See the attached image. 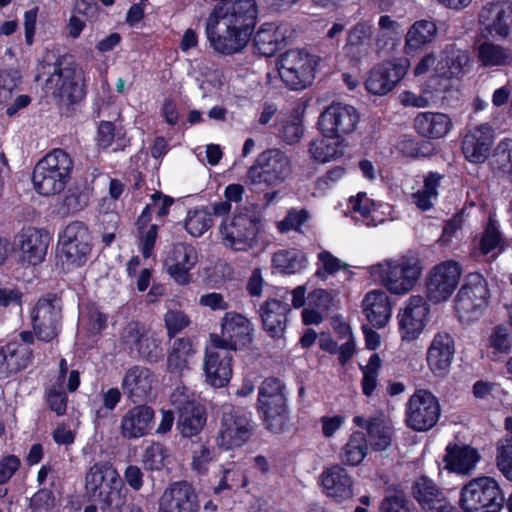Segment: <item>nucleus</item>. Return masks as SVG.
<instances>
[{"instance_id": "38", "label": "nucleus", "mask_w": 512, "mask_h": 512, "mask_svg": "<svg viewBox=\"0 0 512 512\" xmlns=\"http://www.w3.org/2000/svg\"><path fill=\"white\" fill-rule=\"evenodd\" d=\"M442 62L447 69L444 75L448 78H460L468 73L471 68L469 51L458 47L454 43L445 46Z\"/></svg>"}, {"instance_id": "12", "label": "nucleus", "mask_w": 512, "mask_h": 512, "mask_svg": "<svg viewBox=\"0 0 512 512\" xmlns=\"http://www.w3.org/2000/svg\"><path fill=\"white\" fill-rule=\"evenodd\" d=\"M61 312V300L56 294L49 293L37 301L31 311V319L38 340L51 342L58 336Z\"/></svg>"}, {"instance_id": "47", "label": "nucleus", "mask_w": 512, "mask_h": 512, "mask_svg": "<svg viewBox=\"0 0 512 512\" xmlns=\"http://www.w3.org/2000/svg\"><path fill=\"white\" fill-rule=\"evenodd\" d=\"M441 176L437 173H430L421 190L412 195L413 203L421 210H429L433 206V201L438 196L437 188L439 186Z\"/></svg>"}, {"instance_id": "54", "label": "nucleus", "mask_w": 512, "mask_h": 512, "mask_svg": "<svg viewBox=\"0 0 512 512\" xmlns=\"http://www.w3.org/2000/svg\"><path fill=\"white\" fill-rule=\"evenodd\" d=\"M489 347L500 353H509L512 348V339L509 331L502 325L496 326L489 336Z\"/></svg>"}, {"instance_id": "64", "label": "nucleus", "mask_w": 512, "mask_h": 512, "mask_svg": "<svg viewBox=\"0 0 512 512\" xmlns=\"http://www.w3.org/2000/svg\"><path fill=\"white\" fill-rule=\"evenodd\" d=\"M495 162L500 168H510L512 171V140H503L495 148L494 155Z\"/></svg>"}, {"instance_id": "58", "label": "nucleus", "mask_w": 512, "mask_h": 512, "mask_svg": "<svg viewBox=\"0 0 512 512\" xmlns=\"http://www.w3.org/2000/svg\"><path fill=\"white\" fill-rule=\"evenodd\" d=\"M318 260L322 264V268L324 271V274L321 272V270H318L316 272V275L319 277H325V274H335L339 270L347 269L348 265L335 256H333L329 251H322L318 254Z\"/></svg>"}, {"instance_id": "51", "label": "nucleus", "mask_w": 512, "mask_h": 512, "mask_svg": "<svg viewBox=\"0 0 512 512\" xmlns=\"http://www.w3.org/2000/svg\"><path fill=\"white\" fill-rule=\"evenodd\" d=\"M90 200V193L87 189H81L79 187H71L68 189L63 199V209L68 214H75L84 210Z\"/></svg>"}, {"instance_id": "46", "label": "nucleus", "mask_w": 512, "mask_h": 512, "mask_svg": "<svg viewBox=\"0 0 512 512\" xmlns=\"http://www.w3.org/2000/svg\"><path fill=\"white\" fill-rule=\"evenodd\" d=\"M116 469L110 462H98L90 467L85 476L86 494L96 491L104 482H112L115 479Z\"/></svg>"}, {"instance_id": "33", "label": "nucleus", "mask_w": 512, "mask_h": 512, "mask_svg": "<svg viewBox=\"0 0 512 512\" xmlns=\"http://www.w3.org/2000/svg\"><path fill=\"white\" fill-rule=\"evenodd\" d=\"M363 310L372 326L384 327L391 316V306L387 294L383 291L369 292L363 300Z\"/></svg>"}, {"instance_id": "40", "label": "nucleus", "mask_w": 512, "mask_h": 512, "mask_svg": "<svg viewBox=\"0 0 512 512\" xmlns=\"http://www.w3.org/2000/svg\"><path fill=\"white\" fill-rule=\"evenodd\" d=\"M479 460L478 452L469 446H448L444 456L446 467L457 473H468Z\"/></svg>"}, {"instance_id": "13", "label": "nucleus", "mask_w": 512, "mask_h": 512, "mask_svg": "<svg viewBox=\"0 0 512 512\" xmlns=\"http://www.w3.org/2000/svg\"><path fill=\"white\" fill-rule=\"evenodd\" d=\"M359 119L354 106L334 102L320 114L318 126L323 136L344 140V136L355 131Z\"/></svg>"}, {"instance_id": "39", "label": "nucleus", "mask_w": 512, "mask_h": 512, "mask_svg": "<svg viewBox=\"0 0 512 512\" xmlns=\"http://www.w3.org/2000/svg\"><path fill=\"white\" fill-rule=\"evenodd\" d=\"M412 494L421 508L430 512L446 499L434 482L426 476H421L412 487Z\"/></svg>"}, {"instance_id": "42", "label": "nucleus", "mask_w": 512, "mask_h": 512, "mask_svg": "<svg viewBox=\"0 0 512 512\" xmlns=\"http://www.w3.org/2000/svg\"><path fill=\"white\" fill-rule=\"evenodd\" d=\"M478 61L483 66H502L512 62V51L508 48L484 41L477 48Z\"/></svg>"}, {"instance_id": "50", "label": "nucleus", "mask_w": 512, "mask_h": 512, "mask_svg": "<svg viewBox=\"0 0 512 512\" xmlns=\"http://www.w3.org/2000/svg\"><path fill=\"white\" fill-rule=\"evenodd\" d=\"M212 226L211 214L205 210L189 211L185 220L186 231L194 237L204 234Z\"/></svg>"}, {"instance_id": "1", "label": "nucleus", "mask_w": 512, "mask_h": 512, "mask_svg": "<svg viewBox=\"0 0 512 512\" xmlns=\"http://www.w3.org/2000/svg\"><path fill=\"white\" fill-rule=\"evenodd\" d=\"M34 79L36 82L45 79L46 92L68 104L80 101L85 95L82 70L73 61L52 51L43 55Z\"/></svg>"}, {"instance_id": "27", "label": "nucleus", "mask_w": 512, "mask_h": 512, "mask_svg": "<svg viewBox=\"0 0 512 512\" xmlns=\"http://www.w3.org/2000/svg\"><path fill=\"white\" fill-rule=\"evenodd\" d=\"M18 239L23 262L37 265L44 260L49 245L48 233L28 227L20 232Z\"/></svg>"}, {"instance_id": "48", "label": "nucleus", "mask_w": 512, "mask_h": 512, "mask_svg": "<svg viewBox=\"0 0 512 512\" xmlns=\"http://www.w3.org/2000/svg\"><path fill=\"white\" fill-rule=\"evenodd\" d=\"M192 453V469L199 474H203L208 470V465L213 461L215 456L214 448L207 441L199 438L193 442L191 446Z\"/></svg>"}, {"instance_id": "44", "label": "nucleus", "mask_w": 512, "mask_h": 512, "mask_svg": "<svg viewBox=\"0 0 512 512\" xmlns=\"http://www.w3.org/2000/svg\"><path fill=\"white\" fill-rule=\"evenodd\" d=\"M368 449L365 434L360 431L354 432L340 453L343 464L349 466L359 465L366 456Z\"/></svg>"}, {"instance_id": "14", "label": "nucleus", "mask_w": 512, "mask_h": 512, "mask_svg": "<svg viewBox=\"0 0 512 512\" xmlns=\"http://www.w3.org/2000/svg\"><path fill=\"white\" fill-rule=\"evenodd\" d=\"M251 323L242 314L228 312L221 322V334H211L212 345L216 348H226L231 351L246 346L252 342Z\"/></svg>"}, {"instance_id": "20", "label": "nucleus", "mask_w": 512, "mask_h": 512, "mask_svg": "<svg viewBox=\"0 0 512 512\" xmlns=\"http://www.w3.org/2000/svg\"><path fill=\"white\" fill-rule=\"evenodd\" d=\"M429 308L424 298L412 296L399 313V331L402 340L412 341L419 337L425 327Z\"/></svg>"}, {"instance_id": "63", "label": "nucleus", "mask_w": 512, "mask_h": 512, "mask_svg": "<svg viewBox=\"0 0 512 512\" xmlns=\"http://www.w3.org/2000/svg\"><path fill=\"white\" fill-rule=\"evenodd\" d=\"M281 138L287 144H294L300 140L303 135V126L299 119H292L283 123L280 131Z\"/></svg>"}, {"instance_id": "31", "label": "nucleus", "mask_w": 512, "mask_h": 512, "mask_svg": "<svg viewBox=\"0 0 512 512\" xmlns=\"http://www.w3.org/2000/svg\"><path fill=\"white\" fill-rule=\"evenodd\" d=\"M287 32L288 25L275 26L273 23H265L254 36V46L259 54L273 56L284 42Z\"/></svg>"}, {"instance_id": "62", "label": "nucleus", "mask_w": 512, "mask_h": 512, "mask_svg": "<svg viewBox=\"0 0 512 512\" xmlns=\"http://www.w3.org/2000/svg\"><path fill=\"white\" fill-rule=\"evenodd\" d=\"M371 26L366 22L357 23L348 33L347 42L353 45L369 47L371 38Z\"/></svg>"}, {"instance_id": "11", "label": "nucleus", "mask_w": 512, "mask_h": 512, "mask_svg": "<svg viewBox=\"0 0 512 512\" xmlns=\"http://www.w3.org/2000/svg\"><path fill=\"white\" fill-rule=\"evenodd\" d=\"M441 408L438 399L428 390H417L406 406L405 422L414 431L425 432L438 422Z\"/></svg>"}, {"instance_id": "7", "label": "nucleus", "mask_w": 512, "mask_h": 512, "mask_svg": "<svg viewBox=\"0 0 512 512\" xmlns=\"http://www.w3.org/2000/svg\"><path fill=\"white\" fill-rule=\"evenodd\" d=\"M291 173V161L280 149H268L257 157L247 172L248 181L253 184L274 186L282 183Z\"/></svg>"}, {"instance_id": "9", "label": "nucleus", "mask_w": 512, "mask_h": 512, "mask_svg": "<svg viewBox=\"0 0 512 512\" xmlns=\"http://www.w3.org/2000/svg\"><path fill=\"white\" fill-rule=\"evenodd\" d=\"M170 401L178 414L177 428L181 435L192 437L199 434L206 424V413L196 402L195 395L184 386L177 387Z\"/></svg>"}, {"instance_id": "59", "label": "nucleus", "mask_w": 512, "mask_h": 512, "mask_svg": "<svg viewBox=\"0 0 512 512\" xmlns=\"http://www.w3.org/2000/svg\"><path fill=\"white\" fill-rule=\"evenodd\" d=\"M121 400V392L118 388H110L103 394V408L96 411L95 423L101 425L108 411H113Z\"/></svg>"}, {"instance_id": "35", "label": "nucleus", "mask_w": 512, "mask_h": 512, "mask_svg": "<svg viewBox=\"0 0 512 512\" xmlns=\"http://www.w3.org/2000/svg\"><path fill=\"white\" fill-rule=\"evenodd\" d=\"M32 350L17 343L0 347V378L25 368L32 359Z\"/></svg>"}, {"instance_id": "60", "label": "nucleus", "mask_w": 512, "mask_h": 512, "mask_svg": "<svg viewBox=\"0 0 512 512\" xmlns=\"http://www.w3.org/2000/svg\"><path fill=\"white\" fill-rule=\"evenodd\" d=\"M379 512H411V509L405 496L402 493H395L382 500Z\"/></svg>"}, {"instance_id": "16", "label": "nucleus", "mask_w": 512, "mask_h": 512, "mask_svg": "<svg viewBox=\"0 0 512 512\" xmlns=\"http://www.w3.org/2000/svg\"><path fill=\"white\" fill-rule=\"evenodd\" d=\"M461 277V269L457 262L446 261L435 266L427 281V297L439 303L447 300L457 287Z\"/></svg>"}, {"instance_id": "30", "label": "nucleus", "mask_w": 512, "mask_h": 512, "mask_svg": "<svg viewBox=\"0 0 512 512\" xmlns=\"http://www.w3.org/2000/svg\"><path fill=\"white\" fill-rule=\"evenodd\" d=\"M451 118L440 112H422L414 119L416 132L427 139H440L452 129Z\"/></svg>"}, {"instance_id": "41", "label": "nucleus", "mask_w": 512, "mask_h": 512, "mask_svg": "<svg viewBox=\"0 0 512 512\" xmlns=\"http://www.w3.org/2000/svg\"><path fill=\"white\" fill-rule=\"evenodd\" d=\"M344 140L323 136L313 140L309 145L311 157L325 163L340 158L344 154Z\"/></svg>"}, {"instance_id": "18", "label": "nucleus", "mask_w": 512, "mask_h": 512, "mask_svg": "<svg viewBox=\"0 0 512 512\" xmlns=\"http://www.w3.org/2000/svg\"><path fill=\"white\" fill-rule=\"evenodd\" d=\"M493 143V128L486 123L480 124L469 129L463 136L462 152L469 162L480 164L490 155Z\"/></svg>"}, {"instance_id": "24", "label": "nucleus", "mask_w": 512, "mask_h": 512, "mask_svg": "<svg viewBox=\"0 0 512 512\" xmlns=\"http://www.w3.org/2000/svg\"><path fill=\"white\" fill-rule=\"evenodd\" d=\"M406 74L403 64L385 62L375 66L366 80L367 90L375 95H384L390 92Z\"/></svg>"}, {"instance_id": "2", "label": "nucleus", "mask_w": 512, "mask_h": 512, "mask_svg": "<svg viewBox=\"0 0 512 512\" xmlns=\"http://www.w3.org/2000/svg\"><path fill=\"white\" fill-rule=\"evenodd\" d=\"M74 161L61 148L47 153L34 167L32 181L39 194L52 196L61 193L71 179Z\"/></svg>"}, {"instance_id": "56", "label": "nucleus", "mask_w": 512, "mask_h": 512, "mask_svg": "<svg viewBox=\"0 0 512 512\" xmlns=\"http://www.w3.org/2000/svg\"><path fill=\"white\" fill-rule=\"evenodd\" d=\"M135 350L143 359L150 363L157 362L161 357V349L157 340L148 336L147 333L144 335Z\"/></svg>"}, {"instance_id": "61", "label": "nucleus", "mask_w": 512, "mask_h": 512, "mask_svg": "<svg viewBox=\"0 0 512 512\" xmlns=\"http://www.w3.org/2000/svg\"><path fill=\"white\" fill-rule=\"evenodd\" d=\"M496 460L502 474L512 481V443L498 446Z\"/></svg>"}, {"instance_id": "34", "label": "nucleus", "mask_w": 512, "mask_h": 512, "mask_svg": "<svg viewBox=\"0 0 512 512\" xmlns=\"http://www.w3.org/2000/svg\"><path fill=\"white\" fill-rule=\"evenodd\" d=\"M506 4L503 2L487 3L479 14V21L491 36L506 37L509 34Z\"/></svg>"}, {"instance_id": "37", "label": "nucleus", "mask_w": 512, "mask_h": 512, "mask_svg": "<svg viewBox=\"0 0 512 512\" xmlns=\"http://www.w3.org/2000/svg\"><path fill=\"white\" fill-rule=\"evenodd\" d=\"M195 350L189 338L182 337L174 340L167 356V370L179 377L189 370V360Z\"/></svg>"}, {"instance_id": "19", "label": "nucleus", "mask_w": 512, "mask_h": 512, "mask_svg": "<svg viewBox=\"0 0 512 512\" xmlns=\"http://www.w3.org/2000/svg\"><path fill=\"white\" fill-rule=\"evenodd\" d=\"M203 369L206 382L216 388L224 387L232 377V354L226 348L212 345L205 352Z\"/></svg>"}, {"instance_id": "22", "label": "nucleus", "mask_w": 512, "mask_h": 512, "mask_svg": "<svg viewBox=\"0 0 512 512\" xmlns=\"http://www.w3.org/2000/svg\"><path fill=\"white\" fill-rule=\"evenodd\" d=\"M455 353V344L452 336L446 332L437 333L427 351V363L436 376H445Z\"/></svg>"}, {"instance_id": "29", "label": "nucleus", "mask_w": 512, "mask_h": 512, "mask_svg": "<svg viewBox=\"0 0 512 512\" xmlns=\"http://www.w3.org/2000/svg\"><path fill=\"white\" fill-rule=\"evenodd\" d=\"M355 425L365 428L368 434L369 444L376 451L387 450L392 443L393 431L383 414L371 416L365 419L363 416L353 418Z\"/></svg>"}, {"instance_id": "5", "label": "nucleus", "mask_w": 512, "mask_h": 512, "mask_svg": "<svg viewBox=\"0 0 512 512\" xmlns=\"http://www.w3.org/2000/svg\"><path fill=\"white\" fill-rule=\"evenodd\" d=\"M260 216L255 212H239L223 220L219 227L222 244L233 251H247L256 244Z\"/></svg>"}, {"instance_id": "52", "label": "nucleus", "mask_w": 512, "mask_h": 512, "mask_svg": "<svg viewBox=\"0 0 512 512\" xmlns=\"http://www.w3.org/2000/svg\"><path fill=\"white\" fill-rule=\"evenodd\" d=\"M310 214L306 209H290L281 221L277 222V229L281 233L296 231L302 233V227L309 221Z\"/></svg>"}, {"instance_id": "4", "label": "nucleus", "mask_w": 512, "mask_h": 512, "mask_svg": "<svg viewBox=\"0 0 512 512\" xmlns=\"http://www.w3.org/2000/svg\"><path fill=\"white\" fill-rule=\"evenodd\" d=\"M504 501L499 484L491 477L474 478L461 489L460 506L465 512H499Z\"/></svg>"}, {"instance_id": "43", "label": "nucleus", "mask_w": 512, "mask_h": 512, "mask_svg": "<svg viewBox=\"0 0 512 512\" xmlns=\"http://www.w3.org/2000/svg\"><path fill=\"white\" fill-rule=\"evenodd\" d=\"M123 486L122 480L119 474H115V479L112 482H104L94 492L91 491L87 494L90 500L98 502L102 505V509L111 508L113 506H119L121 502V488Z\"/></svg>"}, {"instance_id": "15", "label": "nucleus", "mask_w": 512, "mask_h": 512, "mask_svg": "<svg viewBox=\"0 0 512 512\" xmlns=\"http://www.w3.org/2000/svg\"><path fill=\"white\" fill-rule=\"evenodd\" d=\"M58 248L66 261L73 265H82L90 254V235L83 222L75 221L66 226L59 238Z\"/></svg>"}, {"instance_id": "8", "label": "nucleus", "mask_w": 512, "mask_h": 512, "mask_svg": "<svg viewBox=\"0 0 512 512\" xmlns=\"http://www.w3.org/2000/svg\"><path fill=\"white\" fill-rule=\"evenodd\" d=\"M315 65L313 56L299 49L286 51L276 63L281 80L295 90L303 89L312 83Z\"/></svg>"}, {"instance_id": "10", "label": "nucleus", "mask_w": 512, "mask_h": 512, "mask_svg": "<svg viewBox=\"0 0 512 512\" xmlns=\"http://www.w3.org/2000/svg\"><path fill=\"white\" fill-rule=\"evenodd\" d=\"M253 427L248 416L229 404L221 407L217 444L226 450L244 445L252 435Z\"/></svg>"}, {"instance_id": "17", "label": "nucleus", "mask_w": 512, "mask_h": 512, "mask_svg": "<svg viewBox=\"0 0 512 512\" xmlns=\"http://www.w3.org/2000/svg\"><path fill=\"white\" fill-rule=\"evenodd\" d=\"M198 495L187 481H176L164 490L159 500V512H199Z\"/></svg>"}, {"instance_id": "57", "label": "nucleus", "mask_w": 512, "mask_h": 512, "mask_svg": "<svg viewBox=\"0 0 512 512\" xmlns=\"http://www.w3.org/2000/svg\"><path fill=\"white\" fill-rule=\"evenodd\" d=\"M164 320L169 337H173L176 333L186 328L190 323L188 316L184 312L178 310H169L165 314Z\"/></svg>"}, {"instance_id": "36", "label": "nucleus", "mask_w": 512, "mask_h": 512, "mask_svg": "<svg viewBox=\"0 0 512 512\" xmlns=\"http://www.w3.org/2000/svg\"><path fill=\"white\" fill-rule=\"evenodd\" d=\"M437 32V25L432 20L422 19L414 22L405 37V53L412 54L431 43L437 36Z\"/></svg>"}, {"instance_id": "23", "label": "nucleus", "mask_w": 512, "mask_h": 512, "mask_svg": "<svg viewBox=\"0 0 512 512\" xmlns=\"http://www.w3.org/2000/svg\"><path fill=\"white\" fill-rule=\"evenodd\" d=\"M320 480L326 496L337 502H343L353 496V479L348 471L339 464L326 468L322 472Z\"/></svg>"}, {"instance_id": "26", "label": "nucleus", "mask_w": 512, "mask_h": 512, "mask_svg": "<svg viewBox=\"0 0 512 512\" xmlns=\"http://www.w3.org/2000/svg\"><path fill=\"white\" fill-rule=\"evenodd\" d=\"M290 311V305L286 301L276 298H269L260 306L259 314L263 329L270 337H283Z\"/></svg>"}, {"instance_id": "55", "label": "nucleus", "mask_w": 512, "mask_h": 512, "mask_svg": "<svg viewBox=\"0 0 512 512\" xmlns=\"http://www.w3.org/2000/svg\"><path fill=\"white\" fill-rule=\"evenodd\" d=\"M166 450L160 443H153L144 453L143 462L146 468L150 470H160L164 466Z\"/></svg>"}, {"instance_id": "32", "label": "nucleus", "mask_w": 512, "mask_h": 512, "mask_svg": "<svg viewBox=\"0 0 512 512\" xmlns=\"http://www.w3.org/2000/svg\"><path fill=\"white\" fill-rule=\"evenodd\" d=\"M267 429L273 433L285 430L288 421V410L285 395H274V398L259 400Z\"/></svg>"}, {"instance_id": "6", "label": "nucleus", "mask_w": 512, "mask_h": 512, "mask_svg": "<svg viewBox=\"0 0 512 512\" xmlns=\"http://www.w3.org/2000/svg\"><path fill=\"white\" fill-rule=\"evenodd\" d=\"M489 298L487 281L479 273H470L458 291L454 308L461 322L477 320L484 312Z\"/></svg>"}, {"instance_id": "45", "label": "nucleus", "mask_w": 512, "mask_h": 512, "mask_svg": "<svg viewBox=\"0 0 512 512\" xmlns=\"http://www.w3.org/2000/svg\"><path fill=\"white\" fill-rule=\"evenodd\" d=\"M272 263L281 273L294 274L305 267L306 257L297 249L280 250L273 255Z\"/></svg>"}, {"instance_id": "25", "label": "nucleus", "mask_w": 512, "mask_h": 512, "mask_svg": "<svg viewBox=\"0 0 512 512\" xmlns=\"http://www.w3.org/2000/svg\"><path fill=\"white\" fill-rule=\"evenodd\" d=\"M196 264L195 249L184 243H177L165 260L167 273L180 285L191 281L190 270Z\"/></svg>"}, {"instance_id": "21", "label": "nucleus", "mask_w": 512, "mask_h": 512, "mask_svg": "<svg viewBox=\"0 0 512 512\" xmlns=\"http://www.w3.org/2000/svg\"><path fill=\"white\" fill-rule=\"evenodd\" d=\"M155 374L147 367L134 365L124 374L121 388L133 403L145 401L152 392Z\"/></svg>"}, {"instance_id": "49", "label": "nucleus", "mask_w": 512, "mask_h": 512, "mask_svg": "<svg viewBox=\"0 0 512 512\" xmlns=\"http://www.w3.org/2000/svg\"><path fill=\"white\" fill-rule=\"evenodd\" d=\"M381 358L377 353L370 356L366 366L361 367L363 379L361 382L363 394L371 396L377 386V377L381 368Z\"/></svg>"}, {"instance_id": "3", "label": "nucleus", "mask_w": 512, "mask_h": 512, "mask_svg": "<svg viewBox=\"0 0 512 512\" xmlns=\"http://www.w3.org/2000/svg\"><path fill=\"white\" fill-rule=\"evenodd\" d=\"M370 276L391 293L406 294L415 286L420 274V261L416 257H402L397 261H384L369 267Z\"/></svg>"}, {"instance_id": "28", "label": "nucleus", "mask_w": 512, "mask_h": 512, "mask_svg": "<svg viewBox=\"0 0 512 512\" xmlns=\"http://www.w3.org/2000/svg\"><path fill=\"white\" fill-rule=\"evenodd\" d=\"M154 410L145 404L130 408L121 419V434L124 438L135 439L147 435L152 428Z\"/></svg>"}, {"instance_id": "53", "label": "nucleus", "mask_w": 512, "mask_h": 512, "mask_svg": "<svg viewBox=\"0 0 512 512\" xmlns=\"http://www.w3.org/2000/svg\"><path fill=\"white\" fill-rule=\"evenodd\" d=\"M145 334V327L139 322L132 321L124 327L121 342L130 350H135Z\"/></svg>"}]
</instances>
